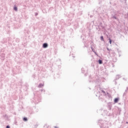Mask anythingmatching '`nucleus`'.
I'll list each match as a JSON object with an SVG mask.
<instances>
[{
	"label": "nucleus",
	"instance_id": "nucleus-1",
	"mask_svg": "<svg viewBox=\"0 0 128 128\" xmlns=\"http://www.w3.org/2000/svg\"><path fill=\"white\" fill-rule=\"evenodd\" d=\"M98 124L100 126V128H108V122L102 120H99Z\"/></svg>",
	"mask_w": 128,
	"mask_h": 128
},
{
	"label": "nucleus",
	"instance_id": "nucleus-2",
	"mask_svg": "<svg viewBox=\"0 0 128 128\" xmlns=\"http://www.w3.org/2000/svg\"><path fill=\"white\" fill-rule=\"evenodd\" d=\"M95 82L96 84H98V82H100V77L98 76H96L95 78H93L92 80L90 78V82Z\"/></svg>",
	"mask_w": 128,
	"mask_h": 128
},
{
	"label": "nucleus",
	"instance_id": "nucleus-3",
	"mask_svg": "<svg viewBox=\"0 0 128 128\" xmlns=\"http://www.w3.org/2000/svg\"><path fill=\"white\" fill-rule=\"evenodd\" d=\"M96 30H98V32L100 31L102 28L104 29V26H102V23H100V24L96 28Z\"/></svg>",
	"mask_w": 128,
	"mask_h": 128
},
{
	"label": "nucleus",
	"instance_id": "nucleus-4",
	"mask_svg": "<svg viewBox=\"0 0 128 128\" xmlns=\"http://www.w3.org/2000/svg\"><path fill=\"white\" fill-rule=\"evenodd\" d=\"M32 102H34L35 104H38V102H40V99L38 100V98H33Z\"/></svg>",
	"mask_w": 128,
	"mask_h": 128
},
{
	"label": "nucleus",
	"instance_id": "nucleus-5",
	"mask_svg": "<svg viewBox=\"0 0 128 128\" xmlns=\"http://www.w3.org/2000/svg\"><path fill=\"white\" fill-rule=\"evenodd\" d=\"M38 112V109L34 107L32 108V112H30V114H36V112Z\"/></svg>",
	"mask_w": 128,
	"mask_h": 128
},
{
	"label": "nucleus",
	"instance_id": "nucleus-6",
	"mask_svg": "<svg viewBox=\"0 0 128 128\" xmlns=\"http://www.w3.org/2000/svg\"><path fill=\"white\" fill-rule=\"evenodd\" d=\"M81 70L82 74H84L85 76H86V72H88V69L86 68H82Z\"/></svg>",
	"mask_w": 128,
	"mask_h": 128
},
{
	"label": "nucleus",
	"instance_id": "nucleus-7",
	"mask_svg": "<svg viewBox=\"0 0 128 128\" xmlns=\"http://www.w3.org/2000/svg\"><path fill=\"white\" fill-rule=\"evenodd\" d=\"M106 114L108 116H114V112L112 111L108 112L106 113Z\"/></svg>",
	"mask_w": 128,
	"mask_h": 128
},
{
	"label": "nucleus",
	"instance_id": "nucleus-8",
	"mask_svg": "<svg viewBox=\"0 0 128 128\" xmlns=\"http://www.w3.org/2000/svg\"><path fill=\"white\" fill-rule=\"evenodd\" d=\"M48 46V43H44L42 44V48H46Z\"/></svg>",
	"mask_w": 128,
	"mask_h": 128
},
{
	"label": "nucleus",
	"instance_id": "nucleus-9",
	"mask_svg": "<svg viewBox=\"0 0 128 128\" xmlns=\"http://www.w3.org/2000/svg\"><path fill=\"white\" fill-rule=\"evenodd\" d=\"M112 103L108 104V110H112Z\"/></svg>",
	"mask_w": 128,
	"mask_h": 128
},
{
	"label": "nucleus",
	"instance_id": "nucleus-10",
	"mask_svg": "<svg viewBox=\"0 0 128 128\" xmlns=\"http://www.w3.org/2000/svg\"><path fill=\"white\" fill-rule=\"evenodd\" d=\"M118 100H120V98H115L114 99V102L116 104L117 102H118Z\"/></svg>",
	"mask_w": 128,
	"mask_h": 128
},
{
	"label": "nucleus",
	"instance_id": "nucleus-11",
	"mask_svg": "<svg viewBox=\"0 0 128 128\" xmlns=\"http://www.w3.org/2000/svg\"><path fill=\"white\" fill-rule=\"evenodd\" d=\"M116 16V12H112L111 13V18H112L113 16Z\"/></svg>",
	"mask_w": 128,
	"mask_h": 128
},
{
	"label": "nucleus",
	"instance_id": "nucleus-12",
	"mask_svg": "<svg viewBox=\"0 0 128 128\" xmlns=\"http://www.w3.org/2000/svg\"><path fill=\"white\" fill-rule=\"evenodd\" d=\"M112 20H118V17L116 16V15L115 16H114L113 17H111Z\"/></svg>",
	"mask_w": 128,
	"mask_h": 128
},
{
	"label": "nucleus",
	"instance_id": "nucleus-13",
	"mask_svg": "<svg viewBox=\"0 0 128 128\" xmlns=\"http://www.w3.org/2000/svg\"><path fill=\"white\" fill-rule=\"evenodd\" d=\"M91 50H92V51L93 52H94L95 54H96L98 56V53H96V50H94V48L92 46H91Z\"/></svg>",
	"mask_w": 128,
	"mask_h": 128
},
{
	"label": "nucleus",
	"instance_id": "nucleus-14",
	"mask_svg": "<svg viewBox=\"0 0 128 128\" xmlns=\"http://www.w3.org/2000/svg\"><path fill=\"white\" fill-rule=\"evenodd\" d=\"M98 62L99 64H102V60L99 59L98 60Z\"/></svg>",
	"mask_w": 128,
	"mask_h": 128
},
{
	"label": "nucleus",
	"instance_id": "nucleus-15",
	"mask_svg": "<svg viewBox=\"0 0 128 128\" xmlns=\"http://www.w3.org/2000/svg\"><path fill=\"white\" fill-rule=\"evenodd\" d=\"M42 86H44V84H40L38 86V88H42Z\"/></svg>",
	"mask_w": 128,
	"mask_h": 128
},
{
	"label": "nucleus",
	"instance_id": "nucleus-16",
	"mask_svg": "<svg viewBox=\"0 0 128 128\" xmlns=\"http://www.w3.org/2000/svg\"><path fill=\"white\" fill-rule=\"evenodd\" d=\"M23 120H24V122H28V118H27L26 117H24V118H23Z\"/></svg>",
	"mask_w": 128,
	"mask_h": 128
},
{
	"label": "nucleus",
	"instance_id": "nucleus-17",
	"mask_svg": "<svg viewBox=\"0 0 128 128\" xmlns=\"http://www.w3.org/2000/svg\"><path fill=\"white\" fill-rule=\"evenodd\" d=\"M14 10L16 12H18V7H16V6H14Z\"/></svg>",
	"mask_w": 128,
	"mask_h": 128
},
{
	"label": "nucleus",
	"instance_id": "nucleus-18",
	"mask_svg": "<svg viewBox=\"0 0 128 128\" xmlns=\"http://www.w3.org/2000/svg\"><path fill=\"white\" fill-rule=\"evenodd\" d=\"M120 75H117L116 76V80H118V78H120Z\"/></svg>",
	"mask_w": 128,
	"mask_h": 128
},
{
	"label": "nucleus",
	"instance_id": "nucleus-19",
	"mask_svg": "<svg viewBox=\"0 0 128 128\" xmlns=\"http://www.w3.org/2000/svg\"><path fill=\"white\" fill-rule=\"evenodd\" d=\"M100 92H98L97 93V94H96V96H99V98H100Z\"/></svg>",
	"mask_w": 128,
	"mask_h": 128
},
{
	"label": "nucleus",
	"instance_id": "nucleus-20",
	"mask_svg": "<svg viewBox=\"0 0 128 128\" xmlns=\"http://www.w3.org/2000/svg\"><path fill=\"white\" fill-rule=\"evenodd\" d=\"M125 18H128V13L124 15Z\"/></svg>",
	"mask_w": 128,
	"mask_h": 128
},
{
	"label": "nucleus",
	"instance_id": "nucleus-21",
	"mask_svg": "<svg viewBox=\"0 0 128 128\" xmlns=\"http://www.w3.org/2000/svg\"><path fill=\"white\" fill-rule=\"evenodd\" d=\"M112 40L110 39V38H109V43L110 44H112Z\"/></svg>",
	"mask_w": 128,
	"mask_h": 128
},
{
	"label": "nucleus",
	"instance_id": "nucleus-22",
	"mask_svg": "<svg viewBox=\"0 0 128 128\" xmlns=\"http://www.w3.org/2000/svg\"><path fill=\"white\" fill-rule=\"evenodd\" d=\"M100 38V40H102V41L104 40V36H101Z\"/></svg>",
	"mask_w": 128,
	"mask_h": 128
},
{
	"label": "nucleus",
	"instance_id": "nucleus-23",
	"mask_svg": "<svg viewBox=\"0 0 128 128\" xmlns=\"http://www.w3.org/2000/svg\"><path fill=\"white\" fill-rule=\"evenodd\" d=\"M40 92H46V90H44V89H42V90H40Z\"/></svg>",
	"mask_w": 128,
	"mask_h": 128
},
{
	"label": "nucleus",
	"instance_id": "nucleus-24",
	"mask_svg": "<svg viewBox=\"0 0 128 128\" xmlns=\"http://www.w3.org/2000/svg\"><path fill=\"white\" fill-rule=\"evenodd\" d=\"M44 128H48V124H45L44 126Z\"/></svg>",
	"mask_w": 128,
	"mask_h": 128
},
{
	"label": "nucleus",
	"instance_id": "nucleus-25",
	"mask_svg": "<svg viewBox=\"0 0 128 128\" xmlns=\"http://www.w3.org/2000/svg\"><path fill=\"white\" fill-rule=\"evenodd\" d=\"M101 92H102V94H106V92H104V90H101Z\"/></svg>",
	"mask_w": 128,
	"mask_h": 128
},
{
	"label": "nucleus",
	"instance_id": "nucleus-26",
	"mask_svg": "<svg viewBox=\"0 0 128 128\" xmlns=\"http://www.w3.org/2000/svg\"><path fill=\"white\" fill-rule=\"evenodd\" d=\"M34 14H35V16H38V12H35V13H34Z\"/></svg>",
	"mask_w": 128,
	"mask_h": 128
},
{
	"label": "nucleus",
	"instance_id": "nucleus-27",
	"mask_svg": "<svg viewBox=\"0 0 128 128\" xmlns=\"http://www.w3.org/2000/svg\"><path fill=\"white\" fill-rule=\"evenodd\" d=\"M126 90H125V92L124 93L123 96H126Z\"/></svg>",
	"mask_w": 128,
	"mask_h": 128
},
{
	"label": "nucleus",
	"instance_id": "nucleus-28",
	"mask_svg": "<svg viewBox=\"0 0 128 128\" xmlns=\"http://www.w3.org/2000/svg\"><path fill=\"white\" fill-rule=\"evenodd\" d=\"M10 128V126L8 125L6 126V128Z\"/></svg>",
	"mask_w": 128,
	"mask_h": 128
},
{
	"label": "nucleus",
	"instance_id": "nucleus-29",
	"mask_svg": "<svg viewBox=\"0 0 128 128\" xmlns=\"http://www.w3.org/2000/svg\"><path fill=\"white\" fill-rule=\"evenodd\" d=\"M106 50H108V51H109V52H110V48H106Z\"/></svg>",
	"mask_w": 128,
	"mask_h": 128
},
{
	"label": "nucleus",
	"instance_id": "nucleus-30",
	"mask_svg": "<svg viewBox=\"0 0 128 128\" xmlns=\"http://www.w3.org/2000/svg\"><path fill=\"white\" fill-rule=\"evenodd\" d=\"M128 87L126 88V92H128Z\"/></svg>",
	"mask_w": 128,
	"mask_h": 128
},
{
	"label": "nucleus",
	"instance_id": "nucleus-31",
	"mask_svg": "<svg viewBox=\"0 0 128 128\" xmlns=\"http://www.w3.org/2000/svg\"><path fill=\"white\" fill-rule=\"evenodd\" d=\"M54 128H58V126H54Z\"/></svg>",
	"mask_w": 128,
	"mask_h": 128
},
{
	"label": "nucleus",
	"instance_id": "nucleus-32",
	"mask_svg": "<svg viewBox=\"0 0 128 128\" xmlns=\"http://www.w3.org/2000/svg\"><path fill=\"white\" fill-rule=\"evenodd\" d=\"M118 110H120V112H122V110H120V108H118Z\"/></svg>",
	"mask_w": 128,
	"mask_h": 128
},
{
	"label": "nucleus",
	"instance_id": "nucleus-33",
	"mask_svg": "<svg viewBox=\"0 0 128 128\" xmlns=\"http://www.w3.org/2000/svg\"><path fill=\"white\" fill-rule=\"evenodd\" d=\"M104 112L106 114V110H104Z\"/></svg>",
	"mask_w": 128,
	"mask_h": 128
},
{
	"label": "nucleus",
	"instance_id": "nucleus-34",
	"mask_svg": "<svg viewBox=\"0 0 128 128\" xmlns=\"http://www.w3.org/2000/svg\"><path fill=\"white\" fill-rule=\"evenodd\" d=\"M72 57H73V58H76V56H72Z\"/></svg>",
	"mask_w": 128,
	"mask_h": 128
},
{
	"label": "nucleus",
	"instance_id": "nucleus-35",
	"mask_svg": "<svg viewBox=\"0 0 128 128\" xmlns=\"http://www.w3.org/2000/svg\"><path fill=\"white\" fill-rule=\"evenodd\" d=\"M90 18H92V16H90Z\"/></svg>",
	"mask_w": 128,
	"mask_h": 128
},
{
	"label": "nucleus",
	"instance_id": "nucleus-36",
	"mask_svg": "<svg viewBox=\"0 0 128 128\" xmlns=\"http://www.w3.org/2000/svg\"><path fill=\"white\" fill-rule=\"evenodd\" d=\"M126 124H128V122H126Z\"/></svg>",
	"mask_w": 128,
	"mask_h": 128
},
{
	"label": "nucleus",
	"instance_id": "nucleus-37",
	"mask_svg": "<svg viewBox=\"0 0 128 128\" xmlns=\"http://www.w3.org/2000/svg\"><path fill=\"white\" fill-rule=\"evenodd\" d=\"M84 46H85V47H86V46L84 45Z\"/></svg>",
	"mask_w": 128,
	"mask_h": 128
},
{
	"label": "nucleus",
	"instance_id": "nucleus-38",
	"mask_svg": "<svg viewBox=\"0 0 128 128\" xmlns=\"http://www.w3.org/2000/svg\"><path fill=\"white\" fill-rule=\"evenodd\" d=\"M77 28H78V26H77Z\"/></svg>",
	"mask_w": 128,
	"mask_h": 128
},
{
	"label": "nucleus",
	"instance_id": "nucleus-39",
	"mask_svg": "<svg viewBox=\"0 0 128 128\" xmlns=\"http://www.w3.org/2000/svg\"><path fill=\"white\" fill-rule=\"evenodd\" d=\"M5 116H6V114Z\"/></svg>",
	"mask_w": 128,
	"mask_h": 128
}]
</instances>
